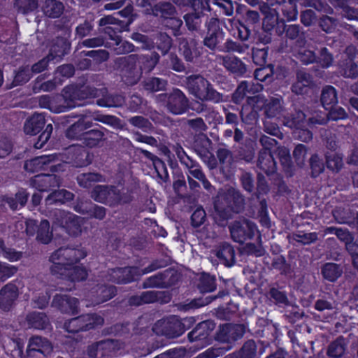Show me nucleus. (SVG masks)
Segmentation results:
<instances>
[{"instance_id":"nucleus-26","label":"nucleus","mask_w":358,"mask_h":358,"mask_svg":"<svg viewBox=\"0 0 358 358\" xmlns=\"http://www.w3.org/2000/svg\"><path fill=\"white\" fill-rule=\"evenodd\" d=\"M88 275L87 271L83 266H73L69 268V271L63 275H57L59 278L67 279L71 282L85 280Z\"/></svg>"},{"instance_id":"nucleus-10","label":"nucleus","mask_w":358,"mask_h":358,"mask_svg":"<svg viewBox=\"0 0 358 358\" xmlns=\"http://www.w3.org/2000/svg\"><path fill=\"white\" fill-rule=\"evenodd\" d=\"M120 343L113 340L101 341L89 349L88 354L93 358L110 356L120 348Z\"/></svg>"},{"instance_id":"nucleus-62","label":"nucleus","mask_w":358,"mask_h":358,"mask_svg":"<svg viewBox=\"0 0 358 358\" xmlns=\"http://www.w3.org/2000/svg\"><path fill=\"white\" fill-rule=\"evenodd\" d=\"M306 153L307 148L304 145L299 144L295 148L293 155L298 164H303Z\"/></svg>"},{"instance_id":"nucleus-29","label":"nucleus","mask_w":358,"mask_h":358,"mask_svg":"<svg viewBox=\"0 0 358 358\" xmlns=\"http://www.w3.org/2000/svg\"><path fill=\"white\" fill-rule=\"evenodd\" d=\"M43 10L47 16L57 17L63 13L64 5L58 0H45Z\"/></svg>"},{"instance_id":"nucleus-39","label":"nucleus","mask_w":358,"mask_h":358,"mask_svg":"<svg viewBox=\"0 0 358 358\" xmlns=\"http://www.w3.org/2000/svg\"><path fill=\"white\" fill-rule=\"evenodd\" d=\"M50 294L46 289L34 292L32 298V304L34 308H44L48 304Z\"/></svg>"},{"instance_id":"nucleus-19","label":"nucleus","mask_w":358,"mask_h":358,"mask_svg":"<svg viewBox=\"0 0 358 358\" xmlns=\"http://www.w3.org/2000/svg\"><path fill=\"white\" fill-rule=\"evenodd\" d=\"M224 67L229 71L237 75H243L246 71L245 65L241 59L234 56H219Z\"/></svg>"},{"instance_id":"nucleus-60","label":"nucleus","mask_w":358,"mask_h":358,"mask_svg":"<svg viewBox=\"0 0 358 358\" xmlns=\"http://www.w3.org/2000/svg\"><path fill=\"white\" fill-rule=\"evenodd\" d=\"M302 113L301 111H296L291 117H285L284 124L293 129H298L301 126V120L298 117V113Z\"/></svg>"},{"instance_id":"nucleus-44","label":"nucleus","mask_w":358,"mask_h":358,"mask_svg":"<svg viewBox=\"0 0 358 358\" xmlns=\"http://www.w3.org/2000/svg\"><path fill=\"white\" fill-rule=\"evenodd\" d=\"M327 166L333 171H338L343 167L342 157L336 152L328 153L326 156Z\"/></svg>"},{"instance_id":"nucleus-47","label":"nucleus","mask_w":358,"mask_h":358,"mask_svg":"<svg viewBox=\"0 0 358 358\" xmlns=\"http://www.w3.org/2000/svg\"><path fill=\"white\" fill-rule=\"evenodd\" d=\"M166 81L158 78H150L144 81V88L151 92L163 90L166 86Z\"/></svg>"},{"instance_id":"nucleus-43","label":"nucleus","mask_w":358,"mask_h":358,"mask_svg":"<svg viewBox=\"0 0 358 358\" xmlns=\"http://www.w3.org/2000/svg\"><path fill=\"white\" fill-rule=\"evenodd\" d=\"M36 238L42 243H48L52 238V231H50V224L47 220L41 221L38 232Z\"/></svg>"},{"instance_id":"nucleus-22","label":"nucleus","mask_w":358,"mask_h":358,"mask_svg":"<svg viewBox=\"0 0 358 358\" xmlns=\"http://www.w3.org/2000/svg\"><path fill=\"white\" fill-rule=\"evenodd\" d=\"M257 165L267 175L273 173L275 171V162L273 157L267 150H263L259 152Z\"/></svg>"},{"instance_id":"nucleus-53","label":"nucleus","mask_w":358,"mask_h":358,"mask_svg":"<svg viewBox=\"0 0 358 358\" xmlns=\"http://www.w3.org/2000/svg\"><path fill=\"white\" fill-rule=\"evenodd\" d=\"M17 268L16 266L7 263L0 262V281L3 282L13 276Z\"/></svg>"},{"instance_id":"nucleus-59","label":"nucleus","mask_w":358,"mask_h":358,"mask_svg":"<svg viewBox=\"0 0 358 358\" xmlns=\"http://www.w3.org/2000/svg\"><path fill=\"white\" fill-rule=\"evenodd\" d=\"M297 57L299 59L306 64L312 63L315 60V55L313 52L304 48L299 50Z\"/></svg>"},{"instance_id":"nucleus-28","label":"nucleus","mask_w":358,"mask_h":358,"mask_svg":"<svg viewBox=\"0 0 358 358\" xmlns=\"http://www.w3.org/2000/svg\"><path fill=\"white\" fill-rule=\"evenodd\" d=\"M311 83L308 73L300 71L297 73L296 81L292 85V91L295 94H301L306 92Z\"/></svg>"},{"instance_id":"nucleus-24","label":"nucleus","mask_w":358,"mask_h":358,"mask_svg":"<svg viewBox=\"0 0 358 358\" xmlns=\"http://www.w3.org/2000/svg\"><path fill=\"white\" fill-rule=\"evenodd\" d=\"M27 350L29 352L36 351L45 355L51 352L52 345L47 339L34 336L29 340Z\"/></svg>"},{"instance_id":"nucleus-36","label":"nucleus","mask_w":358,"mask_h":358,"mask_svg":"<svg viewBox=\"0 0 358 358\" xmlns=\"http://www.w3.org/2000/svg\"><path fill=\"white\" fill-rule=\"evenodd\" d=\"M345 346L344 338L340 337L329 345L327 354L333 358H338L344 354Z\"/></svg>"},{"instance_id":"nucleus-55","label":"nucleus","mask_w":358,"mask_h":358,"mask_svg":"<svg viewBox=\"0 0 358 358\" xmlns=\"http://www.w3.org/2000/svg\"><path fill=\"white\" fill-rule=\"evenodd\" d=\"M241 358H257L256 345L253 341L246 342L241 352Z\"/></svg>"},{"instance_id":"nucleus-2","label":"nucleus","mask_w":358,"mask_h":358,"mask_svg":"<svg viewBox=\"0 0 358 358\" xmlns=\"http://www.w3.org/2000/svg\"><path fill=\"white\" fill-rule=\"evenodd\" d=\"M158 55H131L126 58L127 66L124 72V80L129 85L136 84L141 77L142 72L151 71L158 62Z\"/></svg>"},{"instance_id":"nucleus-31","label":"nucleus","mask_w":358,"mask_h":358,"mask_svg":"<svg viewBox=\"0 0 358 358\" xmlns=\"http://www.w3.org/2000/svg\"><path fill=\"white\" fill-rule=\"evenodd\" d=\"M73 194L66 190L59 189L50 194L45 199L46 205H51L52 203H64L66 201L72 200Z\"/></svg>"},{"instance_id":"nucleus-45","label":"nucleus","mask_w":358,"mask_h":358,"mask_svg":"<svg viewBox=\"0 0 358 358\" xmlns=\"http://www.w3.org/2000/svg\"><path fill=\"white\" fill-rule=\"evenodd\" d=\"M103 134L101 131L97 130H90L85 131L81 140L83 143L87 146H95L98 142L102 138Z\"/></svg>"},{"instance_id":"nucleus-4","label":"nucleus","mask_w":358,"mask_h":358,"mask_svg":"<svg viewBox=\"0 0 358 358\" xmlns=\"http://www.w3.org/2000/svg\"><path fill=\"white\" fill-rule=\"evenodd\" d=\"M55 215V222L65 228L70 235L78 236L81 233L84 218L62 210L57 211Z\"/></svg>"},{"instance_id":"nucleus-5","label":"nucleus","mask_w":358,"mask_h":358,"mask_svg":"<svg viewBox=\"0 0 358 358\" xmlns=\"http://www.w3.org/2000/svg\"><path fill=\"white\" fill-rule=\"evenodd\" d=\"M232 239L237 243H243L251 238L257 231L256 226L247 220L236 221L229 226Z\"/></svg>"},{"instance_id":"nucleus-57","label":"nucleus","mask_w":358,"mask_h":358,"mask_svg":"<svg viewBox=\"0 0 358 358\" xmlns=\"http://www.w3.org/2000/svg\"><path fill=\"white\" fill-rule=\"evenodd\" d=\"M31 69L29 66H24L19 69L15 77V81L17 83L27 82L31 77Z\"/></svg>"},{"instance_id":"nucleus-64","label":"nucleus","mask_w":358,"mask_h":358,"mask_svg":"<svg viewBox=\"0 0 358 358\" xmlns=\"http://www.w3.org/2000/svg\"><path fill=\"white\" fill-rule=\"evenodd\" d=\"M206 213L202 208H197L192 215V222L194 227L200 226L205 220Z\"/></svg>"},{"instance_id":"nucleus-9","label":"nucleus","mask_w":358,"mask_h":358,"mask_svg":"<svg viewBox=\"0 0 358 358\" xmlns=\"http://www.w3.org/2000/svg\"><path fill=\"white\" fill-rule=\"evenodd\" d=\"M79 301L69 295L57 294L54 296L52 306L64 313L75 315L78 313Z\"/></svg>"},{"instance_id":"nucleus-35","label":"nucleus","mask_w":358,"mask_h":358,"mask_svg":"<svg viewBox=\"0 0 358 358\" xmlns=\"http://www.w3.org/2000/svg\"><path fill=\"white\" fill-rule=\"evenodd\" d=\"M198 288L202 293L211 292L216 288L215 278L207 273H203L199 277Z\"/></svg>"},{"instance_id":"nucleus-8","label":"nucleus","mask_w":358,"mask_h":358,"mask_svg":"<svg viewBox=\"0 0 358 358\" xmlns=\"http://www.w3.org/2000/svg\"><path fill=\"white\" fill-rule=\"evenodd\" d=\"M57 46L59 47L58 50L56 46H54L51 49V53L47 57L43 58L32 66L31 72L33 73H38L43 71L47 67L48 63L50 59H53L57 57H60L63 56L69 49V43L64 39L58 40Z\"/></svg>"},{"instance_id":"nucleus-49","label":"nucleus","mask_w":358,"mask_h":358,"mask_svg":"<svg viewBox=\"0 0 358 358\" xmlns=\"http://www.w3.org/2000/svg\"><path fill=\"white\" fill-rule=\"evenodd\" d=\"M103 177L97 173H88L80 175L78 177L79 185L83 187H88L92 182H99L102 180Z\"/></svg>"},{"instance_id":"nucleus-50","label":"nucleus","mask_w":358,"mask_h":358,"mask_svg":"<svg viewBox=\"0 0 358 358\" xmlns=\"http://www.w3.org/2000/svg\"><path fill=\"white\" fill-rule=\"evenodd\" d=\"M109 190V187L97 185L93 189L91 196L96 201L105 203Z\"/></svg>"},{"instance_id":"nucleus-30","label":"nucleus","mask_w":358,"mask_h":358,"mask_svg":"<svg viewBox=\"0 0 358 358\" xmlns=\"http://www.w3.org/2000/svg\"><path fill=\"white\" fill-rule=\"evenodd\" d=\"M116 289L113 286L100 285L95 288L92 293L96 294L94 303H100L106 301L113 297L115 294Z\"/></svg>"},{"instance_id":"nucleus-51","label":"nucleus","mask_w":358,"mask_h":358,"mask_svg":"<svg viewBox=\"0 0 358 358\" xmlns=\"http://www.w3.org/2000/svg\"><path fill=\"white\" fill-rule=\"evenodd\" d=\"M336 6L343 9V15L348 20H357L358 13L348 5L346 0H336Z\"/></svg>"},{"instance_id":"nucleus-14","label":"nucleus","mask_w":358,"mask_h":358,"mask_svg":"<svg viewBox=\"0 0 358 358\" xmlns=\"http://www.w3.org/2000/svg\"><path fill=\"white\" fill-rule=\"evenodd\" d=\"M38 104L40 107L48 108L53 113H59L67 110L71 107L70 105H58L57 103H66V100L63 96H56L51 98L48 95H43L38 97Z\"/></svg>"},{"instance_id":"nucleus-23","label":"nucleus","mask_w":358,"mask_h":358,"mask_svg":"<svg viewBox=\"0 0 358 358\" xmlns=\"http://www.w3.org/2000/svg\"><path fill=\"white\" fill-rule=\"evenodd\" d=\"M34 184L39 191H47L50 187L59 186V180L55 175H38L34 179Z\"/></svg>"},{"instance_id":"nucleus-63","label":"nucleus","mask_w":358,"mask_h":358,"mask_svg":"<svg viewBox=\"0 0 358 358\" xmlns=\"http://www.w3.org/2000/svg\"><path fill=\"white\" fill-rule=\"evenodd\" d=\"M13 145L6 138L0 137V158L8 156L12 151Z\"/></svg>"},{"instance_id":"nucleus-54","label":"nucleus","mask_w":358,"mask_h":358,"mask_svg":"<svg viewBox=\"0 0 358 358\" xmlns=\"http://www.w3.org/2000/svg\"><path fill=\"white\" fill-rule=\"evenodd\" d=\"M292 237L294 241L303 244H310L317 239L316 233L299 232L293 234Z\"/></svg>"},{"instance_id":"nucleus-61","label":"nucleus","mask_w":358,"mask_h":358,"mask_svg":"<svg viewBox=\"0 0 358 358\" xmlns=\"http://www.w3.org/2000/svg\"><path fill=\"white\" fill-rule=\"evenodd\" d=\"M164 24L166 27L173 29L174 35H177L182 22L179 18L173 16L164 20Z\"/></svg>"},{"instance_id":"nucleus-21","label":"nucleus","mask_w":358,"mask_h":358,"mask_svg":"<svg viewBox=\"0 0 358 358\" xmlns=\"http://www.w3.org/2000/svg\"><path fill=\"white\" fill-rule=\"evenodd\" d=\"M131 200V196L128 192H120L115 187H110V190L107 194L106 200V204L115 206L129 202Z\"/></svg>"},{"instance_id":"nucleus-41","label":"nucleus","mask_w":358,"mask_h":358,"mask_svg":"<svg viewBox=\"0 0 358 358\" xmlns=\"http://www.w3.org/2000/svg\"><path fill=\"white\" fill-rule=\"evenodd\" d=\"M153 14L156 16H161L165 20L173 17L176 10L169 3H162L156 5L152 10Z\"/></svg>"},{"instance_id":"nucleus-46","label":"nucleus","mask_w":358,"mask_h":358,"mask_svg":"<svg viewBox=\"0 0 358 358\" xmlns=\"http://www.w3.org/2000/svg\"><path fill=\"white\" fill-rule=\"evenodd\" d=\"M38 6L37 0H15L16 8L24 14L35 10Z\"/></svg>"},{"instance_id":"nucleus-32","label":"nucleus","mask_w":358,"mask_h":358,"mask_svg":"<svg viewBox=\"0 0 358 358\" xmlns=\"http://www.w3.org/2000/svg\"><path fill=\"white\" fill-rule=\"evenodd\" d=\"M27 320L31 327L39 329L45 328L48 323L46 315L39 312H33L28 314Z\"/></svg>"},{"instance_id":"nucleus-15","label":"nucleus","mask_w":358,"mask_h":358,"mask_svg":"<svg viewBox=\"0 0 358 358\" xmlns=\"http://www.w3.org/2000/svg\"><path fill=\"white\" fill-rule=\"evenodd\" d=\"M167 106L172 113L182 114L187 109V99L180 90H175L169 96Z\"/></svg>"},{"instance_id":"nucleus-20","label":"nucleus","mask_w":358,"mask_h":358,"mask_svg":"<svg viewBox=\"0 0 358 358\" xmlns=\"http://www.w3.org/2000/svg\"><path fill=\"white\" fill-rule=\"evenodd\" d=\"M216 257L220 262L227 266H231L234 263V250L229 243H224L220 245L215 251Z\"/></svg>"},{"instance_id":"nucleus-16","label":"nucleus","mask_w":358,"mask_h":358,"mask_svg":"<svg viewBox=\"0 0 358 358\" xmlns=\"http://www.w3.org/2000/svg\"><path fill=\"white\" fill-rule=\"evenodd\" d=\"M93 119L87 115H84L79 120L74 123L66 131V136L71 139L81 140L85 130L92 126Z\"/></svg>"},{"instance_id":"nucleus-56","label":"nucleus","mask_w":358,"mask_h":358,"mask_svg":"<svg viewBox=\"0 0 358 358\" xmlns=\"http://www.w3.org/2000/svg\"><path fill=\"white\" fill-rule=\"evenodd\" d=\"M310 165L312 169V174L314 177L318 176L324 170L323 162L317 155H314L310 159Z\"/></svg>"},{"instance_id":"nucleus-58","label":"nucleus","mask_w":358,"mask_h":358,"mask_svg":"<svg viewBox=\"0 0 358 358\" xmlns=\"http://www.w3.org/2000/svg\"><path fill=\"white\" fill-rule=\"evenodd\" d=\"M52 131V126L48 124L43 132L39 136L38 142L36 143L35 147L38 149L41 148L43 145L49 140Z\"/></svg>"},{"instance_id":"nucleus-3","label":"nucleus","mask_w":358,"mask_h":358,"mask_svg":"<svg viewBox=\"0 0 358 358\" xmlns=\"http://www.w3.org/2000/svg\"><path fill=\"white\" fill-rule=\"evenodd\" d=\"M186 87L192 95L202 101L219 102L221 94L215 90L210 83L200 75H192L187 78Z\"/></svg>"},{"instance_id":"nucleus-13","label":"nucleus","mask_w":358,"mask_h":358,"mask_svg":"<svg viewBox=\"0 0 358 358\" xmlns=\"http://www.w3.org/2000/svg\"><path fill=\"white\" fill-rule=\"evenodd\" d=\"M138 269L134 267L112 269L108 275V280L115 283H128L136 280Z\"/></svg>"},{"instance_id":"nucleus-11","label":"nucleus","mask_w":358,"mask_h":358,"mask_svg":"<svg viewBox=\"0 0 358 358\" xmlns=\"http://www.w3.org/2000/svg\"><path fill=\"white\" fill-rule=\"evenodd\" d=\"M57 155H43L36 157L30 160L26 161L24 163V169L29 172H36L46 167H50L51 170H56V165L54 163L57 161Z\"/></svg>"},{"instance_id":"nucleus-12","label":"nucleus","mask_w":358,"mask_h":358,"mask_svg":"<svg viewBox=\"0 0 358 358\" xmlns=\"http://www.w3.org/2000/svg\"><path fill=\"white\" fill-rule=\"evenodd\" d=\"M298 117L301 120V126L296 129L295 135L299 140L304 142L310 141L313 138L310 129H312L314 124H323L326 122L324 118H309L307 120L303 113H298Z\"/></svg>"},{"instance_id":"nucleus-42","label":"nucleus","mask_w":358,"mask_h":358,"mask_svg":"<svg viewBox=\"0 0 358 358\" xmlns=\"http://www.w3.org/2000/svg\"><path fill=\"white\" fill-rule=\"evenodd\" d=\"M322 272L324 278L334 281L341 275L342 271L337 264L328 263L323 266Z\"/></svg>"},{"instance_id":"nucleus-34","label":"nucleus","mask_w":358,"mask_h":358,"mask_svg":"<svg viewBox=\"0 0 358 358\" xmlns=\"http://www.w3.org/2000/svg\"><path fill=\"white\" fill-rule=\"evenodd\" d=\"M322 105L327 109L331 108L337 103L336 90L331 86H327L322 90L321 96Z\"/></svg>"},{"instance_id":"nucleus-25","label":"nucleus","mask_w":358,"mask_h":358,"mask_svg":"<svg viewBox=\"0 0 358 358\" xmlns=\"http://www.w3.org/2000/svg\"><path fill=\"white\" fill-rule=\"evenodd\" d=\"M232 199L234 201V202L242 201L243 200L239 194L235 192L234 189H229L227 194L220 192L214 203L215 210L217 211L220 210L222 208L221 206L222 203H223V206H231Z\"/></svg>"},{"instance_id":"nucleus-6","label":"nucleus","mask_w":358,"mask_h":358,"mask_svg":"<svg viewBox=\"0 0 358 358\" xmlns=\"http://www.w3.org/2000/svg\"><path fill=\"white\" fill-rule=\"evenodd\" d=\"M19 295L20 289L15 282L5 285L0 289V309L10 310L15 304Z\"/></svg>"},{"instance_id":"nucleus-48","label":"nucleus","mask_w":358,"mask_h":358,"mask_svg":"<svg viewBox=\"0 0 358 358\" xmlns=\"http://www.w3.org/2000/svg\"><path fill=\"white\" fill-rule=\"evenodd\" d=\"M325 233L335 234L337 237L342 241L345 243L346 248L348 244L352 243V237L348 231L341 228L329 227L326 229Z\"/></svg>"},{"instance_id":"nucleus-33","label":"nucleus","mask_w":358,"mask_h":358,"mask_svg":"<svg viewBox=\"0 0 358 358\" xmlns=\"http://www.w3.org/2000/svg\"><path fill=\"white\" fill-rule=\"evenodd\" d=\"M29 194L25 190L21 189L16 193L15 196L6 197V202L13 210H16L18 207H22L27 201Z\"/></svg>"},{"instance_id":"nucleus-7","label":"nucleus","mask_w":358,"mask_h":358,"mask_svg":"<svg viewBox=\"0 0 358 358\" xmlns=\"http://www.w3.org/2000/svg\"><path fill=\"white\" fill-rule=\"evenodd\" d=\"M208 33L204 44L210 49H215L224 39V32L220 27V22L217 18H210L207 22Z\"/></svg>"},{"instance_id":"nucleus-37","label":"nucleus","mask_w":358,"mask_h":358,"mask_svg":"<svg viewBox=\"0 0 358 358\" xmlns=\"http://www.w3.org/2000/svg\"><path fill=\"white\" fill-rule=\"evenodd\" d=\"M201 0H194L193 1V7L195 10L194 13H189L184 16V19L187 24V26L189 29H195L199 24V18L200 17V14L202 10H199V8H196V6H199L201 3Z\"/></svg>"},{"instance_id":"nucleus-38","label":"nucleus","mask_w":358,"mask_h":358,"mask_svg":"<svg viewBox=\"0 0 358 358\" xmlns=\"http://www.w3.org/2000/svg\"><path fill=\"white\" fill-rule=\"evenodd\" d=\"M282 110V99L272 98L265 105V113L269 117H277Z\"/></svg>"},{"instance_id":"nucleus-1","label":"nucleus","mask_w":358,"mask_h":358,"mask_svg":"<svg viewBox=\"0 0 358 358\" xmlns=\"http://www.w3.org/2000/svg\"><path fill=\"white\" fill-rule=\"evenodd\" d=\"M87 255L83 248H61L52 254L50 271L54 275H63L69 268L84 259Z\"/></svg>"},{"instance_id":"nucleus-40","label":"nucleus","mask_w":358,"mask_h":358,"mask_svg":"<svg viewBox=\"0 0 358 358\" xmlns=\"http://www.w3.org/2000/svg\"><path fill=\"white\" fill-rule=\"evenodd\" d=\"M80 317L82 319L83 325H86V327L84 328V331L101 326L103 323V319L96 314L84 315L80 316Z\"/></svg>"},{"instance_id":"nucleus-27","label":"nucleus","mask_w":358,"mask_h":358,"mask_svg":"<svg viewBox=\"0 0 358 358\" xmlns=\"http://www.w3.org/2000/svg\"><path fill=\"white\" fill-rule=\"evenodd\" d=\"M163 324L166 328L165 334L170 337H178L185 331L182 322L176 317L169 318Z\"/></svg>"},{"instance_id":"nucleus-17","label":"nucleus","mask_w":358,"mask_h":358,"mask_svg":"<svg viewBox=\"0 0 358 358\" xmlns=\"http://www.w3.org/2000/svg\"><path fill=\"white\" fill-rule=\"evenodd\" d=\"M262 90L259 84H251L247 81L242 82L237 87L233 94V99L236 103H240L245 96H247L250 101L259 99V96L250 97L249 94H255Z\"/></svg>"},{"instance_id":"nucleus-52","label":"nucleus","mask_w":358,"mask_h":358,"mask_svg":"<svg viewBox=\"0 0 358 358\" xmlns=\"http://www.w3.org/2000/svg\"><path fill=\"white\" fill-rule=\"evenodd\" d=\"M85 327H86V325H83L82 319H80V316L66 322L64 325L65 330L70 333L84 331Z\"/></svg>"},{"instance_id":"nucleus-18","label":"nucleus","mask_w":358,"mask_h":358,"mask_svg":"<svg viewBox=\"0 0 358 358\" xmlns=\"http://www.w3.org/2000/svg\"><path fill=\"white\" fill-rule=\"evenodd\" d=\"M45 116L42 113H34L29 117L24 125V130L27 134L36 135L45 124Z\"/></svg>"}]
</instances>
